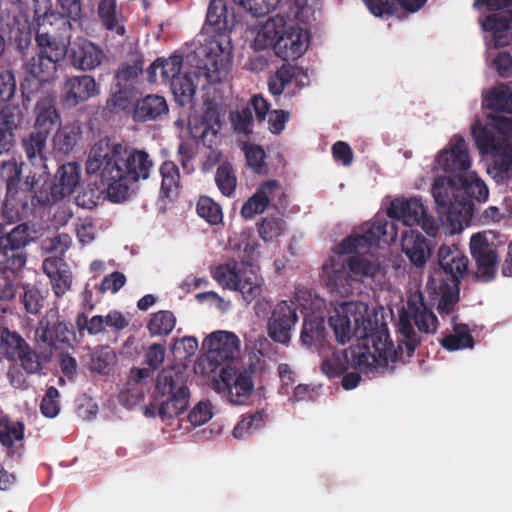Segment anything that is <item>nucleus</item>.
I'll return each instance as SVG.
<instances>
[{"mask_svg": "<svg viewBox=\"0 0 512 512\" xmlns=\"http://www.w3.org/2000/svg\"><path fill=\"white\" fill-rule=\"evenodd\" d=\"M434 305L435 303L427 302L421 292L409 296L407 309L399 311L396 348L385 327L368 328L371 321L356 313V303L344 302L335 307L328 324L338 343L346 344L353 337L358 340L357 345L344 351V357L353 369L367 374L387 368L389 362H405L412 357L422 340V336L414 329L412 320L420 332L434 333L439 324L432 310Z\"/></svg>", "mask_w": 512, "mask_h": 512, "instance_id": "1", "label": "nucleus"}, {"mask_svg": "<svg viewBox=\"0 0 512 512\" xmlns=\"http://www.w3.org/2000/svg\"><path fill=\"white\" fill-rule=\"evenodd\" d=\"M81 2H56V8L60 6L61 11L45 13L43 25L48 22L53 26L54 21L58 23L60 34L53 31L37 32L35 41L37 53L26 64L25 71L33 79L37 80L36 87L42 83L52 81L57 73L58 64L66 55L71 65L82 71L93 70L98 67L103 59L102 50L88 40L75 41L70 48L69 44L71 23L76 20L81 11Z\"/></svg>", "mask_w": 512, "mask_h": 512, "instance_id": "2", "label": "nucleus"}, {"mask_svg": "<svg viewBox=\"0 0 512 512\" xmlns=\"http://www.w3.org/2000/svg\"><path fill=\"white\" fill-rule=\"evenodd\" d=\"M153 170L154 162L148 152L123 143H112L108 138L94 144L86 161L87 174L99 176L101 192H106L113 202L126 199L130 187L147 180Z\"/></svg>", "mask_w": 512, "mask_h": 512, "instance_id": "3", "label": "nucleus"}, {"mask_svg": "<svg viewBox=\"0 0 512 512\" xmlns=\"http://www.w3.org/2000/svg\"><path fill=\"white\" fill-rule=\"evenodd\" d=\"M206 358L211 370L222 366L212 388L221 398L236 406L247 405L254 391L252 368L237 367L240 356V340L228 331L212 332L203 341Z\"/></svg>", "mask_w": 512, "mask_h": 512, "instance_id": "4", "label": "nucleus"}, {"mask_svg": "<svg viewBox=\"0 0 512 512\" xmlns=\"http://www.w3.org/2000/svg\"><path fill=\"white\" fill-rule=\"evenodd\" d=\"M281 12L271 17L254 40L256 50L269 46L284 61L296 60L308 49V26L314 10L308 2H283Z\"/></svg>", "mask_w": 512, "mask_h": 512, "instance_id": "5", "label": "nucleus"}, {"mask_svg": "<svg viewBox=\"0 0 512 512\" xmlns=\"http://www.w3.org/2000/svg\"><path fill=\"white\" fill-rule=\"evenodd\" d=\"M396 224L384 216H376L362 234H353L337 246L339 255L350 254L346 258L348 270L354 282L372 285L380 282L382 267L379 262L360 255L372 246L390 244L397 238Z\"/></svg>", "mask_w": 512, "mask_h": 512, "instance_id": "6", "label": "nucleus"}, {"mask_svg": "<svg viewBox=\"0 0 512 512\" xmlns=\"http://www.w3.org/2000/svg\"><path fill=\"white\" fill-rule=\"evenodd\" d=\"M468 258L457 245H442L438 250L439 270L427 284V290L441 317L450 315L459 302L460 283L468 270Z\"/></svg>", "mask_w": 512, "mask_h": 512, "instance_id": "7", "label": "nucleus"}, {"mask_svg": "<svg viewBox=\"0 0 512 512\" xmlns=\"http://www.w3.org/2000/svg\"><path fill=\"white\" fill-rule=\"evenodd\" d=\"M190 403V390L184 375L174 368L162 369L156 378L152 399L145 408V415L159 416L163 421L184 413Z\"/></svg>", "mask_w": 512, "mask_h": 512, "instance_id": "8", "label": "nucleus"}, {"mask_svg": "<svg viewBox=\"0 0 512 512\" xmlns=\"http://www.w3.org/2000/svg\"><path fill=\"white\" fill-rule=\"evenodd\" d=\"M24 162H18L15 158L3 161L0 164V178L6 184V196L4 205L6 210L14 211L17 216L32 211V195L36 194L42 175L30 172L23 178Z\"/></svg>", "mask_w": 512, "mask_h": 512, "instance_id": "9", "label": "nucleus"}, {"mask_svg": "<svg viewBox=\"0 0 512 512\" xmlns=\"http://www.w3.org/2000/svg\"><path fill=\"white\" fill-rule=\"evenodd\" d=\"M432 195L438 213L445 215L454 232L470 225L474 217V204L460 195L456 176H438L432 185Z\"/></svg>", "mask_w": 512, "mask_h": 512, "instance_id": "10", "label": "nucleus"}, {"mask_svg": "<svg viewBox=\"0 0 512 512\" xmlns=\"http://www.w3.org/2000/svg\"><path fill=\"white\" fill-rule=\"evenodd\" d=\"M30 227L21 223L6 231L0 222V276L5 271H21L27 262L26 246L31 241Z\"/></svg>", "mask_w": 512, "mask_h": 512, "instance_id": "11", "label": "nucleus"}, {"mask_svg": "<svg viewBox=\"0 0 512 512\" xmlns=\"http://www.w3.org/2000/svg\"><path fill=\"white\" fill-rule=\"evenodd\" d=\"M81 166L77 162L61 165L56 174L55 182L43 179L36 194L32 195V206L45 207L71 195L80 182Z\"/></svg>", "mask_w": 512, "mask_h": 512, "instance_id": "12", "label": "nucleus"}, {"mask_svg": "<svg viewBox=\"0 0 512 512\" xmlns=\"http://www.w3.org/2000/svg\"><path fill=\"white\" fill-rule=\"evenodd\" d=\"M213 278L223 288L239 291L247 304L255 300L262 291L259 276L252 269L237 262L219 265L213 272Z\"/></svg>", "mask_w": 512, "mask_h": 512, "instance_id": "13", "label": "nucleus"}, {"mask_svg": "<svg viewBox=\"0 0 512 512\" xmlns=\"http://www.w3.org/2000/svg\"><path fill=\"white\" fill-rule=\"evenodd\" d=\"M387 216L393 220H401L407 226H420L430 237H435L439 231L436 219L428 214L422 200L417 197L395 198L387 208Z\"/></svg>", "mask_w": 512, "mask_h": 512, "instance_id": "14", "label": "nucleus"}, {"mask_svg": "<svg viewBox=\"0 0 512 512\" xmlns=\"http://www.w3.org/2000/svg\"><path fill=\"white\" fill-rule=\"evenodd\" d=\"M74 337L73 325L60 321L57 307L49 309L39 321L35 330V339L38 344L59 349L62 345L70 344Z\"/></svg>", "mask_w": 512, "mask_h": 512, "instance_id": "15", "label": "nucleus"}, {"mask_svg": "<svg viewBox=\"0 0 512 512\" xmlns=\"http://www.w3.org/2000/svg\"><path fill=\"white\" fill-rule=\"evenodd\" d=\"M469 246L477 266L476 277L484 282L493 280L498 265L496 245L488 241L484 232H478L472 235Z\"/></svg>", "mask_w": 512, "mask_h": 512, "instance_id": "16", "label": "nucleus"}, {"mask_svg": "<svg viewBox=\"0 0 512 512\" xmlns=\"http://www.w3.org/2000/svg\"><path fill=\"white\" fill-rule=\"evenodd\" d=\"M438 167L449 176H459L469 171L471 159L465 139L460 135H454L448 148L440 151L436 158Z\"/></svg>", "mask_w": 512, "mask_h": 512, "instance_id": "17", "label": "nucleus"}, {"mask_svg": "<svg viewBox=\"0 0 512 512\" xmlns=\"http://www.w3.org/2000/svg\"><path fill=\"white\" fill-rule=\"evenodd\" d=\"M298 320L294 302L281 301L273 309L268 320L269 337L276 343L288 345L291 331Z\"/></svg>", "mask_w": 512, "mask_h": 512, "instance_id": "18", "label": "nucleus"}, {"mask_svg": "<svg viewBox=\"0 0 512 512\" xmlns=\"http://www.w3.org/2000/svg\"><path fill=\"white\" fill-rule=\"evenodd\" d=\"M304 78L307 79L308 76L301 67L283 64L269 77L268 90L277 98L284 93L293 97L306 85Z\"/></svg>", "mask_w": 512, "mask_h": 512, "instance_id": "19", "label": "nucleus"}, {"mask_svg": "<svg viewBox=\"0 0 512 512\" xmlns=\"http://www.w3.org/2000/svg\"><path fill=\"white\" fill-rule=\"evenodd\" d=\"M323 278L331 294L347 297L353 294V277L347 268L346 258H330L323 265Z\"/></svg>", "mask_w": 512, "mask_h": 512, "instance_id": "20", "label": "nucleus"}, {"mask_svg": "<svg viewBox=\"0 0 512 512\" xmlns=\"http://www.w3.org/2000/svg\"><path fill=\"white\" fill-rule=\"evenodd\" d=\"M99 94V86L90 75L68 77L62 87L61 101L71 108Z\"/></svg>", "mask_w": 512, "mask_h": 512, "instance_id": "21", "label": "nucleus"}, {"mask_svg": "<svg viewBox=\"0 0 512 512\" xmlns=\"http://www.w3.org/2000/svg\"><path fill=\"white\" fill-rule=\"evenodd\" d=\"M25 113L19 105L8 104L0 110V156L12 150L16 132L21 129Z\"/></svg>", "mask_w": 512, "mask_h": 512, "instance_id": "22", "label": "nucleus"}, {"mask_svg": "<svg viewBox=\"0 0 512 512\" xmlns=\"http://www.w3.org/2000/svg\"><path fill=\"white\" fill-rule=\"evenodd\" d=\"M475 10L486 7L490 15L481 21L483 30L492 32L495 39L507 31L512 23V2H473Z\"/></svg>", "mask_w": 512, "mask_h": 512, "instance_id": "23", "label": "nucleus"}, {"mask_svg": "<svg viewBox=\"0 0 512 512\" xmlns=\"http://www.w3.org/2000/svg\"><path fill=\"white\" fill-rule=\"evenodd\" d=\"M401 249L415 267L422 268L432 255L433 245L419 231L409 229L401 235Z\"/></svg>", "mask_w": 512, "mask_h": 512, "instance_id": "24", "label": "nucleus"}, {"mask_svg": "<svg viewBox=\"0 0 512 512\" xmlns=\"http://www.w3.org/2000/svg\"><path fill=\"white\" fill-rule=\"evenodd\" d=\"M34 131L42 132L49 136L55 129L61 126V116L56 108V98L47 94L39 99L34 108Z\"/></svg>", "mask_w": 512, "mask_h": 512, "instance_id": "25", "label": "nucleus"}, {"mask_svg": "<svg viewBox=\"0 0 512 512\" xmlns=\"http://www.w3.org/2000/svg\"><path fill=\"white\" fill-rule=\"evenodd\" d=\"M471 134L479 152L483 155H491L501 148L505 149L510 142L507 137L497 132L495 125L483 124L479 120L473 123Z\"/></svg>", "mask_w": 512, "mask_h": 512, "instance_id": "26", "label": "nucleus"}, {"mask_svg": "<svg viewBox=\"0 0 512 512\" xmlns=\"http://www.w3.org/2000/svg\"><path fill=\"white\" fill-rule=\"evenodd\" d=\"M48 136L42 132L32 131L21 141V147L29 163L35 168H39L43 175H48L47 167V145Z\"/></svg>", "mask_w": 512, "mask_h": 512, "instance_id": "27", "label": "nucleus"}, {"mask_svg": "<svg viewBox=\"0 0 512 512\" xmlns=\"http://www.w3.org/2000/svg\"><path fill=\"white\" fill-rule=\"evenodd\" d=\"M169 111L165 97L158 94H148L137 100L133 110V120L144 123L166 115Z\"/></svg>", "mask_w": 512, "mask_h": 512, "instance_id": "28", "label": "nucleus"}, {"mask_svg": "<svg viewBox=\"0 0 512 512\" xmlns=\"http://www.w3.org/2000/svg\"><path fill=\"white\" fill-rule=\"evenodd\" d=\"M206 23L217 35L223 36L232 31L236 15L229 9L227 2H209Z\"/></svg>", "mask_w": 512, "mask_h": 512, "instance_id": "29", "label": "nucleus"}, {"mask_svg": "<svg viewBox=\"0 0 512 512\" xmlns=\"http://www.w3.org/2000/svg\"><path fill=\"white\" fill-rule=\"evenodd\" d=\"M460 195L469 199L473 204L484 202L488 199L489 189L485 182L475 172L467 171L463 175L456 176Z\"/></svg>", "mask_w": 512, "mask_h": 512, "instance_id": "30", "label": "nucleus"}, {"mask_svg": "<svg viewBox=\"0 0 512 512\" xmlns=\"http://www.w3.org/2000/svg\"><path fill=\"white\" fill-rule=\"evenodd\" d=\"M183 66L182 55L173 54L168 58H157L147 68L148 81L156 82L157 70H161V77L163 82H172L173 79L179 77L180 71Z\"/></svg>", "mask_w": 512, "mask_h": 512, "instance_id": "31", "label": "nucleus"}, {"mask_svg": "<svg viewBox=\"0 0 512 512\" xmlns=\"http://www.w3.org/2000/svg\"><path fill=\"white\" fill-rule=\"evenodd\" d=\"M457 320L458 315H454L452 317L453 333L447 334L440 339L441 346L448 351L473 348L475 344L468 325L458 323Z\"/></svg>", "mask_w": 512, "mask_h": 512, "instance_id": "32", "label": "nucleus"}, {"mask_svg": "<svg viewBox=\"0 0 512 512\" xmlns=\"http://www.w3.org/2000/svg\"><path fill=\"white\" fill-rule=\"evenodd\" d=\"M24 437V425L22 422H11L7 418H0V443L7 448L8 455L20 457L17 443Z\"/></svg>", "mask_w": 512, "mask_h": 512, "instance_id": "33", "label": "nucleus"}, {"mask_svg": "<svg viewBox=\"0 0 512 512\" xmlns=\"http://www.w3.org/2000/svg\"><path fill=\"white\" fill-rule=\"evenodd\" d=\"M426 2H365L367 9L376 17L388 19L396 16L401 10L405 13H414L420 10Z\"/></svg>", "mask_w": 512, "mask_h": 512, "instance_id": "34", "label": "nucleus"}, {"mask_svg": "<svg viewBox=\"0 0 512 512\" xmlns=\"http://www.w3.org/2000/svg\"><path fill=\"white\" fill-rule=\"evenodd\" d=\"M29 345V343L16 331L7 327L2 328L0 333V354L8 361H15V358Z\"/></svg>", "mask_w": 512, "mask_h": 512, "instance_id": "35", "label": "nucleus"}, {"mask_svg": "<svg viewBox=\"0 0 512 512\" xmlns=\"http://www.w3.org/2000/svg\"><path fill=\"white\" fill-rule=\"evenodd\" d=\"M98 15L104 27L119 36H124L125 26L122 12L118 10L116 2H99Z\"/></svg>", "mask_w": 512, "mask_h": 512, "instance_id": "36", "label": "nucleus"}, {"mask_svg": "<svg viewBox=\"0 0 512 512\" xmlns=\"http://www.w3.org/2000/svg\"><path fill=\"white\" fill-rule=\"evenodd\" d=\"M174 99L180 106L192 105L196 93V84L190 73L181 74L170 82Z\"/></svg>", "mask_w": 512, "mask_h": 512, "instance_id": "37", "label": "nucleus"}, {"mask_svg": "<svg viewBox=\"0 0 512 512\" xmlns=\"http://www.w3.org/2000/svg\"><path fill=\"white\" fill-rule=\"evenodd\" d=\"M221 126L220 116L216 105L209 104L197 125L191 128L193 137L205 139L209 134L216 135Z\"/></svg>", "mask_w": 512, "mask_h": 512, "instance_id": "38", "label": "nucleus"}, {"mask_svg": "<svg viewBox=\"0 0 512 512\" xmlns=\"http://www.w3.org/2000/svg\"><path fill=\"white\" fill-rule=\"evenodd\" d=\"M485 101L490 110L512 114V82L493 88Z\"/></svg>", "mask_w": 512, "mask_h": 512, "instance_id": "39", "label": "nucleus"}, {"mask_svg": "<svg viewBox=\"0 0 512 512\" xmlns=\"http://www.w3.org/2000/svg\"><path fill=\"white\" fill-rule=\"evenodd\" d=\"M159 172L162 177L161 195L171 199L178 191L180 182L179 168L173 161H164L160 166Z\"/></svg>", "mask_w": 512, "mask_h": 512, "instance_id": "40", "label": "nucleus"}, {"mask_svg": "<svg viewBox=\"0 0 512 512\" xmlns=\"http://www.w3.org/2000/svg\"><path fill=\"white\" fill-rule=\"evenodd\" d=\"M176 325V317L173 312L160 310L151 315L147 324L151 336L165 337L169 335Z\"/></svg>", "mask_w": 512, "mask_h": 512, "instance_id": "41", "label": "nucleus"}, {"mask_svg": "<svg viewBox=\"0 0 512 512\" xmlns=\"http://www.w3.org/2000/svg\"><path fill=\"white\" fill-rule=\"evenodd\" d=\"M300 339L307 347L322 344L325 339L324 320L318 317L304 319Z\"/></svg>", "mask_w": 512, "mask_h": 512, "instance_id": "42", "label": "nucleus"}, {"mask_svg": "<svg viewBox=\"0 0 512 512\" xmlns=\"http://www.w3.org/2000/svg\"><path fill=\"white\" fill-rule=\"evenodd\" d=\"M81 136V128L79 125L67 124L62 128H58L54 136V145L62 153L68 154L76 146Z\"/></svg>", "mask_w": 512, "mask_h": 512, "instance_id": "43", "label": "nucleus"}, {"mask_svg": "<svg viewBox=\"0 0 512 512\" xmlns=\"http://www.w3.org/2000/svg\"><path fill=\"white\" fill-rule=\"evenodd\" d=\"M257 226L259 237L265 242L275 241L287 230L285 220L276 216L262 218Z\"/></svg>", "mask_w": 512, "mask_h": 512, "instance_id": "44", "label": "nucleus"}, {"mask_svg": "<svg viewBox=\"0 0 512 512\" xmlns=\"http://www.w3.org/2000/svg\"><path fill=\"white\" fill-rule=\"evenodd\" d=\"M215 183L224 196L231 197L235 193L237 177L230 162H223L217 167Z\"/></svg>", "mask_w": 512, "mask_h": 512, "instance_id": "45", "label": "nucleus"}, {"mask_svg": "<svg viewBox=\"0 0 512 512\" xmlns=\"http://www.w3.org/2000/svg\"><path fill=\"white\" fill-rule=\"evenodd\" d=\"M243 150L247 165L254 173L259 175H267L269 173V168L265 161L266 153L261 146L245 144Z\"/></svg>", "mask_w": 512, "mask_h": 512, "instance_id": "46", "label": "nucleus"}, {"mask_svg": "<svg viewBox=\"0 0 512 512\" xmlns=\"http://www.w3.org/2000/svg\"><path fill=\"white\" fill-rule=\"evenodd\" d=\"M267 415L264 410H259L245 416L234 427L233 436L237 439L244 438L264 426Z\"/></svg>", "mask_w": 512, "mask_h": 512, "instance_id": "47", "label": "nucleus"}, {"mask_svg": "<svg viewBox=\"0 0 512 512\" xmlns=\"http://www.w3.org/2000/svg\"><path fill=\"white\" fill-rule=\"evenodd\" d=\"M257 193L265 198L268 207L278 208L283 205L286 197L282 185L277 180H267L262 182L256 189Z\"/></svg>", "mask_w": 512, "mask_h": 512, "instance_id": "48", "label": "nucleus"}, {"mask_svg": "<svg viewBox=\"0 0 512 512\" xmlns=\"http://www.w3.org/2000/svg\"><path fill=\"white\" fill-rule=\"evenodd\" d=\"M196 210L197 214L211 225H217L223 219L221 206L208 196L199 198Z\"/></svg>", "mask_w": 512, "mask_h": 512, "instance_id": "49", "label": "nucleus"}, {"mask_svg": "<svg viewBox=\"0 0 512 512\" xmlns=\"http://www.w3.org/2000/svg\"><path fill=\"white\" fill-rule=\"evenodd\" d=\"M144 61L141 55L131 54L127 62L118 70L116 78L119 83L134 81L143 72Z\"/></svg>", "mask_w": 512, "mask_h": 512, "instance_id": "50", "label": "nucleus"}, {"mask_svg": "<svg viewBox=\"0 0 512 512\" xmlns=\"http://www.w3.org/2000/svg\"><path fill=\"white\" fill-rule=\"evenodd\" d=\"M14 362H19L21 368L27 374H39L43 369V359L41 355L30 345L15 358Z\"/></svg>", "mask_w": 512, "mask_h": 512, "instance_id": "51", "label": "nucleus"}, {"mask_svg": "<svg viewBox=\"0 0 512 512\" xmlns=\"http://www.w3.org/2000/svg\"><path fill=\"white\" fill-rule=\"evenodd\" d=\"M228 69L229 65L223 58L218 59V56L215 58L209 57L204 64L203 74L208 83L216 84L226 77Z\"/></svg>", "mask_w": 512, "mask_h": 512, "instance_id": "52", "label": "nucleus"}, {"mask_svg": "<svg viewBox=\"0 0 512 512\" xmlns=\"http://www.w3.org/2000/svg\"><path fill=\"white\" fill-rule=\"evenodd\" d=\"M22 303L25 310L30 314H37L44 307L45 297L42 295L39 289L30 284H24L23 286Z\"/></svg>", "mask_w": 512, "mask_h": 512, "instance_id": "53", "label": "nucleus"}, {"mask_svg": "<svg viewBox=\"0 0 512 512\" xmlns=\"http://www.w3.org/2000/svg\"><path fill=\"white\" fill-rule=\"evenodd\" d=\"M494 157V166L503 178L512 180V143L508 142L507 147L499 149L491 154Z\"/></svg>", "mask_w": 512, "mask_h": 512, "instance_id": "54", "label": "nucleus"}, {"mask_svg": "<svg viewBox=\"0 0 512 512\" xmlns=\"http://www.w3.org/2000/svg\"><path fill=\"white\" fill-rule=\"evenodd\" d=\"M260 193H255L250 196L242 205L240 214L246 220L253 219L256 215L262 214L268 208L266 200Z\"/></svg>", "mask_w": 512, "mask_h": 512, "instance_id": "55", "label": "nucleus"}, {"mask_svg": "<svg viewBox=\"0 0 512 512\" xmlns=\"http://www.w3.org/2000/svg\"><path fill=\"white\" fill-rule=\"evenodd\" d=\"M59 395L58 389L54 386H51L46 390V393L40 403V411L45 417L54 418L58 415L60 411L58 402Z\"/></svg>", "mask_w": 512, "mask_h": 512, "instance_id": "56", "label": "nucleus"}, {"mask_svg": "<svg viewBox=\"0 0 512 512\" xmlns=\"http://www.w3.org/2000/svg\"><path fill=\"white\" fill-rule=\"evenodd\" d=\"M76 326L79 332L87 330L90 335H96L103 332L105 329L104 317L95 315L91 319H88L87 315L82 312L76 317Z\"/></svg>", "mask_w": 512, "mask_h": 512, "instance_id": "57", "label": "nucleus"}, {"mask_svg": "<svg viewBox=\"0 0 512 512\" xmlns=\"http://www.w3.org/2000/svg\"><path fill=\"white\" fill-rule=\"evenodd\" d=\"M134 105L132 95L126 89L115 92L107 101V108L113 113L130 110Z\"/></svg>", "mask_w": 512, "mask_h": 512, "instance_id": "58", "label": "nucleus"}, {"mask_svg": "<svg viewBox=\"0 0 512 512\" xmlns=\"http://www.w3.org/2000/svg\"><path fill=\"white\" fill-rule=\"evenodd\" d=\"M16 92V80L13 72L3 70L0 72V104L12 99Z\"/></svg>", "mask_w": 512, "mask_h": 512, "instance_id": "59", "label": "nucleus"}, {"mask_svg": "<svg viewBox=\"0 0 512 512\" xmlns=\"http://www.w3.org/2000/svg\"><path fill=\"white\" fill-rule=\"evenodd\" d=\"M212 406L209 402H199L188 414V421L194 426H201L212 418Z\"/></svg>", "mask_w": 512, "mask_h": 512, "instance_id": "60", "label": "nucleus"}, {"mask_svg": "<svg viewBox=\"0 0 512 512\" xmlns=\"http://www.w3.org/2000/svg\"><path fill=\"white\" fill-rule=\"evenodd\" d=\"M344 361H342L339 357L332 358L325 360L322 363V370L323 372L329 377V378H336L341 375H343L347 369L348 366L353 368L350 363L346 360V358L343 356Z\"/></svg>", "mask_w": 512, "mask_h": 512, "instance_id": "61", "label": "nucleus"}, {"mask_svg": "<svg viewBox=\"0 0 512 512\" xmlns=\"http://www.w3.org/2000/svg\"><path fill=\"white\" fill-rule=\"evenodd\" d=\"M125 283V275L122 272L114 271L103 278L99 290L102 293L107 291L117 293L125 285Z\"/></svg>", "mask_w": 512, "mask_h": 512, "instance_id": "62", "label": "nucleus"}, {"mask_svg": "<svg viewBox=\"0 0 512 512\" xmlns=\"http://www.w3.org/2000/svg\"><path fill=\"white\" fill-rule=\"evenodd\" d=\"M49 279L57 297L63 296L71 287L72 276L67 268L59 272L55 277Z\"/></svg>", "mask_w": 512, "mask_h": 512, "instance_id": "63", "label": "nucleus"}, {"mask_svg": "<svg viewBox=\"0 0 512 512\" xmlns=\"http://www.w3.org/2000/svg\"><path fill=\"white\" fill-rule=\"evenodd\" d=\"M114 356L107 348L97 351L92 357L91 368L93 371L106 374Z\"/></svg>", "mask_w": 512, "mask_h": 512, "instance_id": "64", "label": "nucleus"}]
</instances>
